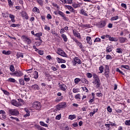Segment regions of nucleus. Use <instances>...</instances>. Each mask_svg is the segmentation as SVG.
Instances as JSON below:
<instances>
[{
  "mask_svg": "<svg viewBox=\"0 0 130 130\" xmlns=\"http://www.w3.org/2000/svg\"><path fill=\"white\" fill-rule=\"evenodd\" d=\"M9 18L11 19V21H12V22L15 23V15H12L11 14H9Z\"/></svg>",
  "mask_w": 130,
  "mask_h": 130,
  "instance_id": "cd10ccee",
  "label": "nucleus"
},
{
  "mask_svg": "<svg viewBox=\"0 0 130 130\" xmlns=\"http://www.w3.org/2000/svg\"><path fill=\"white\" fill-rule=\"evenodd\" d=\"M72 40L76 43V45L81 49V51L83 52L85 51V50L84 49V47L83 46V44L79 42L77 38L75 37H72Z\"/></svg>",
  "mask_w": 130,
  "mask_h": 130,
  "instance_id": "f257e3e1",
  "label": "nucleus"
},
{
  "mask_svg": "<svg viewBox=\"0 0 130 130\" xmlns=\"http://www.w3.org/2000/svg\"><path fill=\"white\" fill-rule=\"evenodd\" d=\"M20 15L21 17L26 20L29 19V17L28 16V14L25 11H22L20 12Z\"/></svg>",
  "mask_w": 130,
  "mask_h": 130,
  "instance_id": "f8f14e48",
  "label": "nucleus"
},
{
  "mask_svg": "<svg viewBox=\"0 0 130 130\" xmlns=\"http://www.w3.org/2000/svg\"><path fill=\"white\" fill-rule=\"evenodd\" d=\"M81 80L79 78H76L74 79V83L75 84H78V83L81 82Z\"/></svg>",
  "mask_w": 130,
  "mask_h": 130,
  "instance_id": "de8ad7c7",
  "label": "nucleus"
},
{
  "mask_svg": "<svg viewBox=\"0 0 130 130\" xmlns=\"http://www.w3.org/2000/svg\"><path fill=\"white\" fill-rule=\"evenodd\" d=\"M19 84L21 86H24L25 85V81L22 78H21V79H19Z\"/></svg>",
  "mask_w": 130,
  "mask_h": 130,
  "instance_id": "4c0bfd02",
  "label": "nucleus"
},
{
  "mask_svg": "<svg viewBox=\"0 0 130 130\" xmlns=\"http://www.w3.org/2000/svg\"><path fill=\"white\" fill-rule=\"evenodd\" d=\"M21 39L22 41L27 45H30L32 43V41L30 37L26 35H22L21 36Z\"/></svg>",
  "mask_w": 130,
  "mask_h": 130,
  "instance_id": "20e7f679",
  "label": "nucleus"
},
{
  "mask_svg": "<svg viewBox=\"0 0 130 130\" xmlns=\"http://www.w3.org/2000/svg\"><path fill=\"white\" fill-rule=\"evenodd\" d=\"M122 49L121 48H117L116 49V52L118 54H122Z\"/></svg>",
  "mask_w": 130,
  "mask_h": 130,
  "instance_id": "8fccbe9b",
  "label": "nucleus"
},
{
  "mask_svg": "<svg viewBox=\"0 0 130 130\" xmlns=\"http://www.w3.org/2000/svg\"><path fill=\"white\" fill-rule=\"evenodd\" d=\"M80 26L83 29H88L91 28V25L89 24H84L83 23H81Z\"/></svg>",
  "mask_w": 130,
  "mask_h": 130,
  "instance_id": "4468645a",
  "label": "nucleus"
},
{
  "mask_svg": "<svg viewBox=\"0 0 130 130\" xmlns=\"http://www.w3.org/2000/svg\"><path fill=\"white\" fill-rule=\"evenodd\" d=\"M2 53L5 55H9L12 54V51L10 50H8V51L3 50L2 51Z\"/></svg>",
  "mask_w": 130,
  "mask_h": 130,
  "instance_id": "c85d7f7f",
  "label": "nucleus"
},
{
  "mask_svg": "<svg viewBox=\"0 0 130 130\" xmlns=\"http://www.w3.org/2000/svg\"><path fill=\"white\" fill-rule=\"evenodd\" d=\"M32 11L35 14H40V11L38 8L35 7L33 8Z\"/></svg>",
  "mask_w": 130,
  "mask_h": 130,
  "instance_id": "b1692460",
  "label": "nucleus"
},
{
  "mask_svg": "<svg viewBox=\"0 0 130 130\" xmlns=\"http://www.w3.org/2000/svg\"><path fill=\"white\" fill-rule=\"evenodd\" d=\"M99 70L100 71V74H102L104 72V67L103 66H100V67L99 68Z\"/></svg>",
  "mask_w": 130,
  "mask_h": 130,
  "instance_id": "a18cd8bd",
  "label": "nucleus"
},
{
  "mask_svg": "<svg viewBox=\"0 0 130 130\" xmlns=\"http://www.w3.org/2000/svg\"><path fill=\"white\" fill-rule=\"evenodd\" d=\"M116 72L119 73L121 75L124 76V73L121 71L119 68H116Z\"/></svg>",
  "mask_w": 130,
  "mask_h": 130,
  "instance_id": "052dcab7",
  "label": "nucleus"
},
{
  "mask_svg": "<svg viewBox=\"0 0 130 130\" xmlns=\"http://www.w3.org/2000/svg\"><path fill=\"white\" fill-rule=\"evenodd\" d=\"M24 111L26 112V114L23 115L24 118H27L30 116V112L28 109H24Z\"/></svg>",
  "mask_w": 130,
  "mask_h": 130,
  "instance_id": "393cba45",
  "label": "nucleus"
},
{
  "mask_svg": "<svg viewBox=\"0 0 130 130\" xmlns=\"http://www.w3.org/2000/svg\"><path fill=\"white\" fill-rule=\"evenodd\" d=\"M39 123L41 126L48 127V125L45 123L44 121H41Z\"/></svg>",
  "mask_w": 130,
  "mask_h": 130,
  "instance_id": "a19ab883",
  "label": "nucleus"
},
{
  "mask_svg": "<svg viewBox=\"0 0 130 130\" xmlns=\"http://www.w3.org/2000/svg\"><path fill=\"white\" fill-rule=\"evenodd\" d=\"M66 107H67V103L62 102L55 106V110L56 111H60L62 109L65 108Z\"/></svg>",
  "mask_w": 130,
  "mask_h": 130,
  "instance_id": "7ed1b4c3",
  "label": "nucleus"
},
{
  "mask_svg": "<svg viewBox=\"0 0 130 130\" xmlns=\"http://www.w3.org/2000/svg\"><path fill=\"white\" fill-rule=\"evenodd\" d=\"M86 12H87L85 11L83 9H82L80 10V14L82 15L85 16V17H88V15Z\"/></svg>",
  "mask_w": 130,
  "mask_h": 130,
  "instance_id": "5701e85b",
  "label": "nucleus"
},
{
  "mask_svg": "<svg viewBox=\"0 0 130 130\" xmlns=\"http://www.w3.org/2000/svg\"><path fill=\"white\" fill-rule=\"evenodd\" d=\"M18 102H19V104L20 105V106H21L22 105L24 104V101L23 99H17Z\"/></svg>",
  "mask_w": 130,
  "mask_h": 130,
  "instance_id": "603ef678",
  "label": "nucleus"
},
{
  "mask_svg": "<svg viewBox=\"0 0 130 130\" xmlns=\"http://www.w3.org/2000/svg\"><path fill=\"white\" fill-rule=\"evenodd\" d=\"M106 25H107L106 21L105 20H102L99 22H98V23L97 24V26L98 28H103L105 27H106Z\"/></svg>",
  "mask_w": 130,
  "mask_h": 130,
  "instance_id": "9d476101",
  "label": "nucleus"
},
{
  "mask_svg": "<svg viewBox=\"0 0 130 130\" xmlns=\"http://www.w3.org/2000/svg\"><path fill=\"white\" fill-rule=\"evenodd\" d=\"M19 26H20V25L19 24H12L10 25L11 27H13V28H15V27H19Z\"/></svg>",
  "mask_w": 130,
  "mask_h": 130,
  "instance_id": "5fc2aeb1",
  "label": "nucleus"
},
{
  "mask_svg": "<svg viewBox=\"0 0 130 130\" xmlns=\"http://www.w3.org/2000/svg\"><path fill=\"white\" fill-rule=\"evenodd\" d=\"M57 54L63 57H68V55L66 54V53L64 51H63L61 48H58L57 49Z\"/></svg>",
  "mask_w": 130,
  "mask_h": 130,
  "instance_id": "1a4fd4ad",
  "label": "nucleus"
},
{
  "mask_svg": "<svg viewBox=\"0 0 130 130\" xmlns=\"http://www.w3.org/2000/svg\"><path fill=\"white\" fill-rule=\"evenodd\" d=\"M0 90L3 92V93L7 95V96H9L10 95V93L9 92H8L7 90H4L3 89V88H1Z\"/></svg>",
  "mask_w": 130,
  "mask_h": 130,
  "instance_id": "473e14b6",
  "label": "nucleus"
},
{
  "mask_svg": "<svg viewBox=\"0 0 130 130\" xmlns=\"http://www.w3.org/2000/svg\"><path fill=\"white\" fill-rule=\"evenodd\" d=\"M61 37L63 39L64 42H67L68 41V38L66 35L62 34L61 35Z\"/></svg>",
  "mask_w": 130,
  "mask_h": 130,
  "instance_id": "a878e982",
  "label": "nucleus"
},
{
  "mask_svg": "<svg viewBox=\"0 0 130 130\" xmlns=\"http://www.w3.org/2000/svg\"><path fill=\"white\" fill-rule=\"evenodd\" d=\"M56 60L58 63H66V60L64 59H63L62 58H60L58 57H57L56 58Z\"/></svg>",
  "mask_w": 130,
  "mask_h": 130,
  "instance_id": "a211bd4d",
  "label": "nucleus"
},
{
  "mask_svg": "<svg viewBox=\"0 0 130 130\" xmlns=\"http://www.w3.org/2000/svg\"><path fill=\"white\" fill-rule=\"evenodd\" d=\"M92 84L95 86L96 88H99L102 84L100 79L93 80Z\"/></svg>",
  "mask_w": 130,
  "mask_h": 130,
  "instance_id": "6e6552de",
  "label": "nucleus"
},
{
  "mask_svg": "<svg viewBox=\"0 0 130 130\" xmlns=\"http://www.w3.org/2000/svg\"><path fill=\"white\" fill-rule=\"evenodd\" d=\"M113 46L112 45H108L107 47L106 48V52L110 53L113 51Z\"/></svg>",
  "mask_w": 130,
  "mask_h": 130,
  "instance_id": "dca6fc26",
  "label": "nucleus"
},
{
  "mask_svg": "<svg viewBox=\"0 0 130 130\" xmlns=\"http://www.w3.org/2000/svg\"><path fill=\"white\" fill-rule=\"evenodd\" d=\"M10 119L11 120H15L16 122H20V120L17 117L11 116L10 117Z\"/></svg>",
  "mask_w": 130,
  "mask_h": 130,
  "instance_id": "13d9d810",
  "label": "nucleus"
},
{
  "mask_svg": "<svg viewBox=\"0 0 130 130\" xmlns=\"http://www.w3.org/2000/svg\"><path fill=\"white\" fill-rule=\"evenodd\" d=\"M81 82L82 83L85 84H89V81L87 80L85 78H81Z\"/></svg>",
  "mask_w": 130,
  "mask_h": 130,
  "instance_id": "72a5a7b5",
  "label": "nucleus"
},
{
  "mask_svg": "<svg viewBox=\"0 0 130 130\" xmlns=\"http://www.w3.org/2000/svg\"><path fill=\"white\" fill-rule=\"evenodd\" d=\"M92 77H93V80L100 79V78H99V76L95 73H93Z\"/></svg>",
  "mask_w": 130,
  "mask_h": 130,
  "instance_id": "37998d69",
  "label": "nucleus"
},
{
  "mask_svg": "<svg viewBox=\"0 0 130 130\" xmlns=\"http://www.w3.org/2000/svg\"><path fill=\"white\" fill-rule=\"evenodd\" d=\"M2 15L3 18H7L9 17V12H6V13H2Z\"/></svg>",
  "mask_w": 130,
  "mask_h": 130,
  "instance_id": "c9c22d12",
  "label": "nucleus"
},
{
  "mask_svg": "<svg viewBox=\"0 0 130 130\" xmlns=\"http://www.w3.org/2000/svg\"><path fill=\"white\" fill-rule=\"evenodd\" d=\"M119 19V17L118 16H115L112 17L110 18V21H115L118 20Z\"/></svg>",
  "mask_w": 130,
  "mask_h": 130,
  "instance_id": "2f4dec72",
  "label": "nucleus"
},
{
  "mask_svg": "<svg viewBox=\"0 0 130 130\" xmlns=\"http://www.w3.org/2000/svg\"><path fill=\"white\" fill-rule=\"evenodd\" d=\"M73 66H76L77 64L80 65L82 64V61L78 57H75L73 58Z\"/></svg>",
  "mask_w": 130,
  "mask_h": 130,
  "instance_id": "9b49d317",
  "label": "nucleus"
},
{
  "mask_svg": "<svg viewBox=\"0 0 130 130\" xmlns=\"http://www.w3.org/2000/svg\"><path fill=\"white\" fill-rule=\"evenodd\" d=\"M31 89L35 91L39 90L40 89V87L38 84H34L31 86Z\"/></svg>",
  "mask_w": 130,
  "mask_h": 130,
  "instance_id": "aec40b11",
  "label": "nucleus"
},
{
  "mask_svg": "<svg viewBox=\"0 0 130 130\" xmlns=\"http://www.w3.org/2000/svg\"><path fill=\"white\" fill-rule=\"evenodd\" d=\"M121 68H124V69H125L126 70H127L130 69V67L128 65L122 64V65H121Z\"/></svg>",
  "mask_w": 130,
  "mask_h": 130,
  "instance_id": "3c124183",
  "label": "nucleus"
},
{
  "mask_svg": "<svg viewBox=\"0 0 130 130\" xmlns=\"http://www.w3.org/2000/svg\"><path fill=\"white\" fill-rule=\"evenodd\" d=\"M110 72V68L108 65H105V72Z\"/></svg>",
  "mask_w": 130,
  "mask_h": 130,
  "instance_id": "4d7b16f0",
  "label": "nucleus"
},
{
  "mask_svg": "<svg viewBox=\"0 0 130 130\" xmlns=\"http://www.w3.org/2000/svg\"><path fill=\"white\" fill-rule=\"evenodd\" d=\"M8 6L10 8L13 7L14 3L12 2V0H7Z\"/></svg>",
  "mask_w": 130,
  "mask_h": 130,
  "instance_id": "79ce46f5",
  "label": "nucleus"
},
{
  "mask_svg": "<svg viewBox=\"0 0 130 130\" xmlns=\"http://www.w3.org/2000/svg\"><path fill=\"white\" fill-rule=\"evenodd\" d=\"M96 42H101V39L99 38H96L94 40V43H96Z\"/></svg>",
  "mask_w": 130,
  "mask_h": 130,
  "instance_id": "338daca9",
  "label": "nucleus"
},
{
  "mask_svg": "<svg viewBox=\"0 0 130 130\" xmlns=\"http://www.w3.org/2000/svg\"><path fill=\"white\" fill-rule=\"evenodd\" d=\"M73 34L74 37L80 39L81 38L80 33H78V31L73 30Z\"/></svg>",
  "mask_w": 130,
  "mask_h": 130,
  "instance_id": "f3484780",
  "label": "nucleus"
},
{
  "mask_svg": "<svg viewBox=\"0 0 130 130\" xmlns=\"http://www.w3.org/2000/svg\"><path fill=\"white\" fill-rule=\"evenodd\" d=\"M66 7L68 9V10L71 13H75V9L71 6L69 5H66Z\"/></svg>",
  "mask_w": 130,
  "mask_h": 130,
  "instance_id": "6ab92c4d",
  "label": "nucleus"
},
{
  "mask_svg": "<svg viewBox=\"0 0 130 130\" xmlns=\"http://www.w3.org/2000/svg\"><path fill=\"white\" fill-rule=\"evenodd\" d=\"M43 43L42 40H40V42H36V45L37 47H39L42 45V43Z\"/></svg>",
  "mask_w": 130,
  "mask_h": 130,
  "instance_id": "680f3d73",
  "label": "nucleus"
},
{
  "mask_svg": "<svg viewBox=\"0 0 130 130\" xmlns=\"http://www.w3.org/2000/svg\"><path fill=\"white\" fill-rule=\"evenodd\" d=\"M109 41L111 42H118V39L111 37L109 39Z\"/></svg>",
  "mask_w": 130,
  "mask_h": 130,
  "instance_id": "09e8293b",
  "label": "nucleus"
},
{
  "mask_svg": "<svg viewBox=\"0 0 130 130\" xmlns=\"http://www.w3.org/2000/svg\"><path fill=\"white\" fill-rule=\"evenodd\" d=\"M33 77L35 79H37L39 78V73L37 71H35L33 73Z\"/></svg>",
  "mask_w": 130,
  "mask_h": 130,
  "instance_id": "7c9ffc66",
  "label": "nucleus"
},
{
  "mask_svg": "<svg viewBox=\"0 0 130 130\" xmlns=\"http://www.w3.org/2000/svg\"><path fill=\"white\" fill-rule=\"evenodd\" d=\"M73 92L74 93L80 92V89L78 88H73Z\"/></svg>",
  "mask_w": 130,
  "mask_h": 130,
  "instance_id": "864d4df0",
  "label": "nucleus"
},
{
  "mask_svg": "<svg viewBox=\"0 0 130 130\" xmlns=\"http://www.w3.org/2000/svg\"><path fill=\"white\" fill-rule=\"evenodd\" d=\"M91 38L90 37L87 36L86 37V42L87 43L90 45H92V41H91Z\"/></svg>",
  "mask_w": 130,
  "mask_h": 130,
  "instance_id": "bb28decb",
  "label": "nucleus"
},
{
  "mask_svg": "<svg viewBox=\"0 0 130 130\" xmlns=\"http://www.w3.org/2000/svg\"><path fill=\"white\" fill-rule=\"evenodd\" d=\"M42 36H43V34H42V32H41L36 33L35 35V37L39 38H41V37Z\"/></svg>",
  "mask_w": 130,
  "mask_h": 130,
  "instance_id": "49530a36",
  "label": "nucleus"
},
{
  "mask_svg": "<svg viewBox=\"0 0 130 130\" xmlns=\"http://www.w3.org/2000/svg\"><path fill=\"white\" fill-rule=\"evenodd\" d=\"M106 60H112V57L111 55L108 54L106 55Z\"/></svg>",
  "mask_w": 130,
  "mask_h": 130,
  "instance_id": "e2e57ef3",
  "label": "nucleus"
},
{
  "mask_svg": "<svg viewBox=\"0 0 130 130\" xmlns=\"http://www.w3.org/2000/svg\"><path fill=\"white\" fill-rule=\"evenodd\" d=\"M8 114L10 115V116H17L19 115V112L17 109H10L8 110Z\"/></svg>",
  "mask_w": 130,
  "mask_h": 130,
  "instance_id": "39448f33",
  "label": "nucleus"
},
{
  "mask_svg": "<svg viewBox=\"0 0 130 130\" xmlns=\"http://www.w3.org/2000/svg\"><path fill=\"white\" fill-rule=\"evenodd\" d=\"M63 100V96H61L60 97H56L54 102L56 103H59L60 101H62Z\"/></svg>",
  "mask_w": 130,
  "mask_h": 130,
  "instance_id": "4be33fe9",
  "label": "nucleus"
},
{
  "mask_svg": "<svg viewBox=\"0 0 130 130\" xmlns=\"http://www.w3.org/2000/svg\"><path fill=\"white\" fill-rule=\"evenodd\" d=\"M36 128L38 130H47L45 128H44L40 125H37L36 126Z\"/></svg>",
  "mask_w": 130,
  "mask_h": 130,
  "instance_id": "6e6d98bb",
  "label": "nucleus"
},
{
  "mask_svg": "<svg viewBox=\"0 0 130 130\" xmlns=\"http://www.w3.org/2000/svg\"><path fill=\"white\" fill-rule=\"evenodd\" d=\"M125 125L129 126L130 125V120H125Z\"/></svg>",
  "mask_w": 130,
  "mask_h": 130,
  "instance_id": "774afa93",
  "label": "nucleus"
},
{
  "mask_svg": "<svg viewBox=\"0 0 130 130\" xmlns=\"http://www.w3.org/2000/svg\"><path fill=\"white\" fill-rule=\"evenodd\" d=\"M16 56H17V58H24L23 54V53H21V52H18L17 53Z\"/></svg>",
  "mask_w": 130,
  "mask_h": 130,
  "instance_id": "58836bf2",
  "label": "nucleus"
},
{
  "mask_svg": "<svg viewBox=\"0 0 130 130\" xmlns=\"http://www.w3.org/2000/svg\"><path fill=\"white\" fill-rule=\"evenodd\" d=\"M11 105L16 107H19L21 106V104H19V103H18V102L16 101L15 100H12Z\"/></svg>",
  "mask_w": 130,
  "mask_h": 130,
  "instance_id": "2eb2a0df",
  "label": "nucleus"
},
{
  "mask_svg": "<svg viewBox=\"0 0 130 130\" xmlns=\"http://www.w3.org/2000/svg\"><path fill=\"white\" fill-rule=\"evenodd\" d=\"M10 75L13 77H21L23 75V73L20 71H15L13 73H10Z\"/></svg>",
  "mask_w": 130,
  "mask_h": 130,
  "instance_id": "0eeeda50",
  "label": "nucleus"
},
{
  "mask_svg": "<svg viewBox=\"0 0 130 130\" xmlns=\"http://www.w3.org/2000/svg\"><path fill=\"white\" fill-rule=\"evenodd\" d=\"M77 116L75 114L73 115H69L68 119H70L71 120H73L75 119H76Z\"/></svg>",
  "mask_w": 130,
  "mask_h": 130,
  "instance_id": "c756f323",
  "label": "nucleus"
},
{
  "mask_svg": "<svg viewBox=\"0 0 130 130\" xmlns=\"http://www.w3.org/2000/svg\"><path fill=\"white\" fill-rule=\"evenodd\" d=\"M110 72H105V76L106 78H108L110 77Z\"/></svg>",
  "mask_w": 130,
  "mask_h": 130,
  "instance_id": "69168bd1",
  "label": "nucleus"
},
{
  "mask_svg": "<svg viewBox=\"0 0 130 130\" xmlns=\"http://www.w3.org/2000/svg\"><path fill=\"white\" fill-rule=\"evenodd\" d=\"M42 107L41 103L39 101L34 102L32 104V108L35 110H40Z\"/></svg>",
  "mask_w": 130,
  "mask_h": 130,
  "instance_id": "423d86ee",
  "label": "nucleus"
},
{
  "mask_svg": "<svg viewBox=\"0 0 130 130\" xmlns=\"http://www.w3.org/2000/svg\"><path fill=\"white\" fill-rule=\"evenodd\" d=\"M9 70L12 73L15 72V67L13 64L10 65L9 67Z\"/></svg>",
  "mask_w": 130,
  "mask_h": 130,
  "instance_id": "c03bdc74",
  "label": "nucleus"
},
{
  "mask_svg": "<svg viewBox=\"0 0 130 130\" xmlns=\"http://www.w3.org/2000/svg\"><path fill=\"white\" fill-rule=\"evenodd\" d=\"M74 98H75L76 100H78V101L81 100V94H80V93L76 94L75 95Z\"/></svg>",
  "mask_w": 130,
  "mask_h": 130,
  "instance_id": "e433bc0d",
  "label": "nucleus"
},
{
  "mask_svg": "<svg viewBox=\"0 0 130 130\" xmlns=\"http://www.w3.org/2000/svg\"><path fill=\"white\" fill-rule=\"evenodd\" d=\"M36 2L40 6L43 7L44 6V1L43 0H36Z\"/></svg>",
  "mask_w": 130,
  "mask_h": 130,
  "instance_id": "ea45409f",
  "label": "nucleus"
},
{
  "mask_svg": "<svg viewBox=\"0 0 130 130\" xmlns=\"http://www.w3.org/2000/svg\"><path fill=\"white\" fill-rule=\"evenodd\" d=\"M86 76L87 78H91L93 77V74L91 73H86Z\"/></svg>",
  "mask_w": 130,
  "mask_h": 130,
  "instance_id": "bf43d9fd",
  "label": "nucleus"
},
{
  "mask_svg": "<svg viewBox=\"0 0 130 130\" xmlns=\"http://www.w3.org/2000/svg\"><path fill=\"white\" fill-rule=\"evenodd\" d=\"M61 118V114H59L55 117L56 120H60Z\"/></svg>",
  "mask_w": 130,
  "mask_h": 130,
  "instance_id": "0e129e2a",
  "label": "nucleus"
},
{
  "mask_svg": "<svg viewBox=\"0 0 130 130\" xmlns=\"http://www.w3.org/2000/svg\"><path fill=\"white\" fill-rule=\"evenodd\" d=\"M58 85L61 91L64 92L66 91V90L67 89V86L66 84H61L60 83H58Z\"/></svg>",
  "mask_w": 130,
  "mask_h": 130,
  "instance_id": "ddd939ff",
  "label": "nucleus"
},
{
  "mask_svg": "<svg viewBox=\"0 0 130 130\" xmlns=\"http://www.w3.org/2000/svg\"><path fill=\"white\" fill-rule=\"evenodd\" d=\"M119 41L120 43L121 44H123L126 41H127V38H123V37H119L118 38Z\"/></svg>",
  "mask_w": 130,
  "mask_h": 130,
  "instance_id": "412c9836",
  "label": "nucleus"
},
{
  "mask_svg": "<svg viewBox=\"0 0 130 130\" xmlns=\"http://www.w3.org/2000/svg\"><path fill=\"white\" fill-rule=\"evenodd\" d=\"M55 15H59L64 21H67L69 20V18L66 16V14L60 10H57L53 12Z\"/></svg>",
  "mask_w": 130,
  "mask_h": 130,
  "instance_id": "f03ea898",
  "label": "nucleus"
},
{
  "mask_svg": "<svg viewBox=\"0 0 130 130\" xmlns=\"http://www.w3.org/2000/svg\"><path fill=\"white\" fill-rule=\"evenodd\" d=\"M7 82H9V83H16V80H15V79L13 78H9L8 80H7Z\"/></svg>",
  "mask_w": 130,
  "mask_h": 130,
  "instance_id": "f704fd0d",
  "label": "nucleus"
}]
</instances>
